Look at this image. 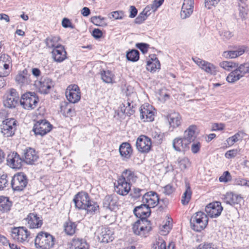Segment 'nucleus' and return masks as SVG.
Instances as JSON below:
<instances>
[{"label": "nucleus", "instance_id": "obj_22", "mask_svg": "<svg viewBox=\"0 0 249 249\" xmlns=\"http://www.w3.org/2000/svg\"><path fill=\"white\" fill-rule=\"evenodd\" d=\"M155 113L152 106L143 105L141 107L140 118L144 122H152L154 119Z\"/></svg>", "mask_w": 249, "mask_h": 249}, {"label": "nucleus", "instance_id": "obj_61", "mask_svg": "<svg viewBox=\"0 0 249 249\" xmlns=\"http://www.w3.org/2000/svg\"><path fill=\"white\" fill-rule=\"evenodd\" d=\"M238 154L237 149H232L226 152L225 156L226 158L231 159L234 158Z\"/></svg>", "mask_w": 249, "mask_h": 249}, {"label": "nucleus", "instance_id": "obj_19", "mask_svg": "<svg viewBox=\"0 0 249 249\" xmlns=\"http://www.w3.org/2000/svg\"><path fill=\"white\" fill-rule=\"evenodd\" d=\"M7 164L12 168L19 169L22 167V159L17 152L9 154L7 157Z\"/></svg>", "mask_w": 249, "mask_h": 249}, {"label": "nucleus", "instance_id": "obj_23", "mask_svg": "<svg viewBox=\"0 0 249 249\" xmlns=\"http://www.w3.org/2000/svg\"><path fill=\"white\" fill-rule=\"evenodd\" d=\"M134 213L137 217L142 220H147L150 213V208L145 204L143 203L141 205L136 207L133 210Z\"/></svg>", "mask_w": 249, "mask_h": 249}, {"label": "nucleus", "instance_id": "obj_6", "mask_svg": "<svg viewBox=\"0 0 249 249\" xmlns=\"http://www.w3.org/2000/svg\"><path fill=\"white\" fill-rule=\"evenodd\" d=\"M6 99L3 101L5 107L9 108H14L18 104H20L19 95L15 89L11 88L8 89L5 94Z\"/></svg>", "mask_w": 249, "mask_h": 249}, {"label": "nucleus", "instance_id": "obj_48", "mask_svg": "<svg viewBox=\"0 0 249 249\" xmlns=\"http://www.w3.org/2000/svg\"><path fill=\"white\" fill-rule=\"evenodd\" d=\"M105 18H103L100 16H94L91 18V21L95 25L98 26H106L107 24L105 21Z\"/></svg>", "mask_w": 249, "mask_h": 249}, {"label": "nucleus", "instance_id": "obj_44", "mask_svg": "<svg viewBox=\"0 0 249 249\" xmlns=\"http://www.w3.org/2000/svg\"><path fill=\"white\" fill-rule=\"evenodd\" d=\"M176 163L181 170H185L190 165V162L189 159L186 157L178 158Z\"/></svg>", "mask_w": 249, "mask_h": 249}, {"label": "nucleus", "instance_id": "obj_64", "mask_svg": "<svg viewBox=\"0 0 249 249\" xmlns=\"http://www.w3.org/2000/svg\"><path fill=\"white\" fill-rule=\"evenodd\" d=\"M235 182L237 185L249 187V180H247L246 179L239 178L236 179Z\"/></svg>", "mask_w": 249, "mask_h": 249}, {"label": "nucleus", "instance_id": "obj_62", "mask_svg": "<svg viewBox=\"0 0 249 249\" xmlns=\"http://www.w3.org/2000/svg\"><path fill=\"white\" fill-rule=\"evenodd\" d=\"M142 191H143V190L139 188H134L133 189L132 192L131 193L130 195L132 196V197L135 199H137L142 195L141 192Z\"/></svg>", "mask_w": 249, "mask_h": 249}, {"label": "nucleus", "instance_id": "obj_46", "mask_svg": "<svg viewBox=\"0 0 249 249\" xmlns=\"http://www.w3.org/2000/svg\"><path fill=\"white\" fill-rule=\"evenodd\" d=\"M192 191L188 183L186 184V190L182 196L181 202L184 205L187 204L191 197Z\"/></svg>", "mask_w": 249, "mask_h": 249}, {"label": "nucleus", "instance_id": "obj_36", "mask_svg": "<svg viewBox=\"0 0 249 249\" xmlns=\"http://www.w3.org/2000/svg\"><path fill=\"white\" fill-rule=\"evenodd\" d=\"M63 228L64 231L67 235L72 236L77 230V224L75 222L68 220L64 223Z\"/></svg>", "mask_w": 249, "mask_h": 249}, {"label": "nucleus", "instance_id": "obj_34", "mask_svg": "<svg viewBox=\"0 0 249 249\" xmlns=\"http://www.w3.org/2000/svg\"><path fill=\"white\" fill-rule=\"evenodd\" d=\"M132 148L130 144L127 142H123L119 147L121 156L124 158L129 159L132 153Z\"/></svg>", "mask_w": 249, "mask_h": 249}, {"label": "nucleus", "instance_id": "obj_54", "mask_svg": "<svg viewBox=\"0 0 249 249\" xmlns=\"http://www.w3.org/2000/svg\"><path fill=\"white\" fill-rule=\"evenodd\" d=\"M201 147L200 142H194L191 146V150L193 154H196L199 152Z\"/></svg>", "mask_w": 249, "mask_h": 249}, {"label": "nucleus", "instance_id": "obj_17", "mask_svg": "<svg viewBox=\"0 0 249 249\" xmlns=\"http://www.w3.org/2000/svg\"><path fill=\"white\" fill-rule=\"evenodd\" d=\"M26 225L30 229H36L40 228L42 225V220L36 213H30L24 219Z\"/></svg>", "mask_w": 249, "mask_h": 249}, {"label": "nucleus", "instance_id": "obj_12", "mask_svg": "<svg viewBox=\"0 0 249 249\" xmlns=\"http://www.w3.org/2000/svg\"><path fill=\"white\" fill-rule=\"evenodd\" d=\"M136 146L137 150L139 152L143 153H147L151 148V140L147 136L141 135L137 138Z\"/></svg>", "mask_w": 249, "mask_h": 249}, {"label": "nucleus", "instance_id": "obj_27", "mask_svg": "<svg viewBox=\"0 0 249 249\" xmlns=\"http://www.w3.org/2000/svg\"><path fill=\"white\" fill-rule=\"evenodd\" d=\"M113 231L107 227L102 228L101 232L98 236L99 240L102 243H108L114 239Z\"/></svg>", "mask_w": 249, "mask_h": 249}, {"label": "nucleus", "instance_id": "obj_50", "mask_svg": "<svg viewBox=\"0 0 249 249\" xmlns=\"http://www.w3.org/2000/svg\"><path fill=\"white\" fill-rule=\"evenodd\" d=\"M239 0L242 4H243V5L239 4V16L241 18H245L248 13L246 4L245 3H243V0Z\"/></svg>", "mask_w": 249, "mask_h": 249}, {"label": "nucleus", "instance_id": "obj_49", "mask_svg": "<svg viewBox=\"0 0 249 249\" xmlns=\"http://www.w3.org/2000/svg\"><path fill=\"white\" fill-rule=\"evenodd\" d=\"M10 64L4 63L0 64V77H6L9 74Z\"/></svg>", "mask_w": 249, "mask_h": 249}, {"label": "nucleus", "instance_id": "obj_28", "mask_svg": "<svg viewBox=\"0 0 249 249\" xmlns=\"http://www.w3.org/2000/svg\"><path fill=\"white\" fill-rule=\"evenodd\" d=\"M70 245V249H89V247L86 239L80 238H73Z\"/></svg>", "mask_w": 249, "mask_h": 249}, {"label": "nucleus", "instance_id": "obj_2", "mask_svg": "<svg viewBox=\"0 0 249 249\" xmlns=\"http://www.w3.org/2000/svg\"><path fill=\"white\" fill-rule=\"evenodd\" d=\"M35 247L38 249H50L54 244V238L50 233L40 231L34 240Z\"/></svg>", "mask_w": 249, "mask_h": 249}, {"label": "nucleus", "instance_id": "obj_15", "mask_svg": "<svg viewBox=\"0 0 249 249\" xmlns=\"http://www.w3.org/2000/svg\"><path fill=\"white\" fill-rule=\"evenodd\" d=\"M193 60L201 69L206 73L211 75L216 74V67L213 64L198 57L193 58Z\"/></svg>", "mask_w": 249, "mask_h": 249}, {"label": "nucleus", "instance_id": "obj_26", "mask_svg": "<svg viewBox=\"0 0 249 249\" xmlns=\"http://www.w3.org/2000/svg\"><path fill=\"white\" fill-rule=\"evenodd\" d=\"M15 80L21 86L29 85L32 82L31 75L26 69L20 71L16 76Z\"/></svg>", "mask_w": 249, "mask_h": 249}, {"label": "nucleus", "instance_id": "obj_16", "mask_svg": "<svg viewBox=\"0 0 249 249\" xmlns=\"http://www.w3.org/2000/svg\"><path fill=\"white\" fill-rule=\"evenodd\" d=\"M159 200L157 193L150 191L144 193L142 198V202L151 208L157 206L159 202Z\"/></svg>", "mask_w": 249, "mask_h": 249}, {"label": "nucleus", "instance_id": "obj_40", "mask_svg": "<svg viewBox=\"0 0 249 249\" xmlns=\"http://www.w3.org/2000/svg\"><path fill=\"white\" fill-rule=\"evenodd\" d=\"M11 203L7 197L1 196L0 197V211L4 213L10 210Z\"/></svg>", "mask_w": 249, "mask_h": 249}, {"label": "nucleus", "instance_id": "obj_10", "mask_svg": "<svg viewBox=\"0 0 249 249\" xmlns=\"http://www.w3.org/2000/svg\"><path fill=\"white\" fill-rule=\"evenodd\" d=\"M132 230L135 234L146 236V234L151 230V227L147 220L140 219L133 224Z\"/></svg>", "mask_w": 249, "mask_h": 249}, {"label": "nucleus", "instance_id": "obj_41", "mask_svg": "<svg viewBox=\"0 0 249 249\" xmlns=\"http://www.w3.org/2000/svg\"><path fill=\"white\" fill-rule=\"evenodd\" d=\"M174 244L171 243L169 244L167 249L165 241L162 239L159 238L154 244L152 249H174Z\"/></svg>", "mask_w": 249, "mask_h": 249}, {"label": "nucleus", "instance_id": "obj_42", "mask_svg": "<svg viewBox=\"0 0 249 249\" xmlns=\"http://www.w3.org/2000/svg\"><path fill=\"white\" fill-rule=\"evenodd\" d=\"M102 80L106 83H112L114 74L110 71L102 70L100 72Z\"/></svg>", "mask_w": 249, "mask_h": 249}, {"label": "nucleus", "instance_id": "obj_38", "mask_svg": "<svg viewBox=\"0 0 249 249\" xmlns=\"http://www.w3.org/2000/svg\"><path fill=\"white\" fill-rule=\"evenodd\" d=\"M120 178L124 179L130 183L131 182H135L137 178L134 172L130 169H126L123 171Z\"/></svg>", "mask_w": 249, "mask_h": 249}, {"label": "nucleus", "instance_id": "obj_53", "mask_svg": "<svg viewBox=\"0 0 249 249\" xmlns=\"http://www.w3.org/2000/svg\"><path fill=\"white\" fill-rule=\"evenodd\" d=\"M7 175L0 174V190H3L6 186L7 184Z\"/></svg>", "mask_w": 249, "mask_h": 249}, {"label": "nucleus", "instance_id": "obj_7", "mask_svg": "<svg viewBox=\"0 0 249 249\" xmlns=\"http://www.w3.org/2000/svg\"><path fill=\"white\" fill-rule=\"evenodd\" d=\"M28 179L23 173H18L12 178L11 185L14 191H21L28 184Z\"/></svg>", "mask_w": 249, "mask_h": 249}, {"label": "nucleus", "instance_id": "obj_63", "mask_svg": "<svg viewBox=\"0 0 249 249\" xmlns=\"http://www.w3.org/2000/svg\"><path fill=\"white\" fill-rule=\"evenodd\" d=\"M62 25L65 28H71L73 29L74 28L70 20L66 18L63 19L62 21Z\"/></svg>", "mask_w": 249, "mask_h": 249}, {"label": "nucleus", "instance_id": "obj_8", "mask_svg": "<svg viewBox=\"0 0 249 249\" xmlns=\"http://www.w3.org/2000/svg\"><path fill=\"white\" fill-rule=\"evenodd\" d=\"M11 233L14 240L22 243L28 242L31 238L30 232L24 227H14L12 229Z\"/></svg>", "mask_w": 249, "mask_h": 249}, {"label": "nucleus", "instance_id": "obj_30", "mask_svg": "<svg viewBox=\"0 0 249 249\" xmlns=\"http://www.w3.org/2000/svg\"><path fill=\"white\" fill-rule=\"evenodd\" d=\"M24 159L23 161L28 164H33L36 162L38 156L35 150L32 148H28L26 149L24 153Z\"/></svg>", "mask_w": 249, "mask_h": 249}, {"label": "nucleus", "instance_id": "obj_21", "mask_svg": "<svg viewBox=\"0 0 249 249\" xmlns=\"http://www.w3.org/2000/svg\"><path fill=\"white\" fill-rule=\"evenodd\" d=\"M36 85L38 89V91L44 94H48L50 89L53 86V82L48 77H42Z\"/></svg>", "mask_w": 249, "mask_h": 249}, {"label": "nucleus", "instance_id": "obj_45", "mask_svg": "<svg viewBox=\"0 0 249 249\" xmlns=\"http://www.w3.org/2000/svg\"><path fill=\"white\" fill-rule=\"evenodd\" d=\"M219 66L226 71H232L238 67V63L232 61H226L220 62Z\"/></svg>", "mask_w": 249, "mask_h": 249}, {"label": "nucleus", "instance_id": "obj_43", "mask_svg": "<svg viewBox=\"0 0 249 249\" xmlns=\"http://www.w3.org/2000/svg\"><path fill=\"white\" fill-rule=\"evenodd\" d=\"M160 63L159 60L156 58L152 61H148L147 63L146 69L151 72L156 71L157 69H160Z\"/></svg>", "mask_w": 249, "mask_h": 249}, {"label": "nucleus", "instance_id": "obj_31", "mask_svg": "<svg viewBox=\"0 0 249 249\" xmlns=\"http://www.w3.org/2000/svg\"><path fill=\"white\" fill-rule=\"evenodd\" d=\"M193 0H184L180 12V16L182 18H186L193 13Z\"/></svg>", "mask_w": 249, "mask_h": 249}, {"label": "nucleus", "instance_id": "obj_39", "mask_svg": "<svg viewBox=\"0 0 249 249\" xmlns=\"http://www.w3.org/2000/svg\"><path fill=\"white\" fill-rule=\"evenodd\" d=\"M59 40L60 37L59 36H50L46 38L45 43L48 48L53 49L57 46L61 45L58 44Z\"/></svg>", "mask_w": 249, "mask_h": 249}, {"label": "nucleus", "instance_id": "obj_60", "mask_svg": "<svg viewBox=\"0 0 249 249\" xmlns=\"http://www.w3.org/2000/svg\"><path fill=\"white\" fill-rule=\"evenodd\" d=\"M136 46L143 53L147 52L148 48L149 47L148 44L144 43H138L136 44Z\"/></svg>", "mask_w": 249, "mask_h": 249}, {"label": "nucleus", "instance_id": "obj_32", "mask_svg": "<svg viewBox=\"0 0 249 249\" xmlns=\"http://www.w3.org/2000/svg\"><path fill=\"white\" fill-rule=\"evenodd\" d=\"M224 201L227 204L233 205L240 203L243 199L240 195L234 194L232 192H228L224 196Z\"/></svg>", "mask_w": 249, "mask_h": 249}, {"label": "nucleus", "instance_id": "obj_51", "mask_svg": "<svg viewBox=\"0 0 249 249\" xmlns=\"http://www.w3.org/2000/svg\"><path fill=\"white\" fill-rule=\"evenodd\" d=\"M148 16V15L142 11L140 13L138 16L135 18V22L136 24H141L147 18Z\"/></svg>", "mask_w": 249, "mask_h": 249}, {"label": "nucleus", "instance_id": "obj_57", "mask_svg": "<svg viewBox=\"0 0 249 249\" xmlns=\"http://www.w3.org/2000/svg\"><path fill=\"white\" fill-rule=\"evenodd\" d=\"M197 249H217L212 243H202L200 244Z\"/></svg>", "mask_w": 249, "mask_h": 249}, {"label": "nucleus", "instance_id": "obj_4", "mask_svg": "<svg viewBox=\"0 0 249 249\" xmlns=\"http://www.w3.org/2000/svg\"><path fill=\"white\" fill-rule=\"evenodd\" d=\"M39 101L35 92H27L21 95L20 105L25 109L32 110L37 107Z\"/></svg>", "mask_w": 249, "mask_h": 249}, {"label": "nucleus", "instance_id": "obj_11", "mask_svg": "<svg viewBox=\"0 0 249 249\" xmlns=\"http://www.w3.org/2000/svg\"><path fill=\"white\" fill-rule=\"evenodd\" d=\"M53 125L46 120H40L34 124L33 131L35 134L43 136L49 132Z\"/></svg>", "mask_w": 249, "mask_h": 249}, {"label": "nucleus", "instance_id": "obj_55", "mask_svg": "<svg viewBox=\"0 0 249 249\" xmlns=\"http://www.w3.org/2000/svg\"><path fill=\"white\" fill-rule=\"evenodd\" d=\"M163 193L165 195H170L172 194L175 191V189L173 187V185L171 184H168L163 187Z\"/></svg>", "mask_w": 249, "mask_h": 249}, {"label": "nucleus", "instance_id": "obj_13", "mask_svg": "<svg viewBox=\"0 0 249 249\" xmlns=\"http://www.w3.org/2000/svg\"><path fill=\"white\" fill-rule=\"evenodd\" d=\"M66 96L70 103H77L81 99V92L79 87L75 84L68 86L66 91Z\"/></svg>", "mask_w": 249, "mask_h": 249}, {"label": "nucleus", "instance_id": "obj_33", "mask_svg": "<svg viewBox=\"0 0 249 249\" xmlns=\"http://www.w3.org/2000/svg\"><path fill=\"white\" fill-rule=\"evenodd\" d=\"M167 118L170 127L173 128H177L181 124V117L178 112H173L169 113Z\"/></svg>", "mask_w": 249, "mask_h": 249}, {"label": "nucleus", "instance_id": "obj_20", "mask_svg": "<svg viewBox=\"0 0 249 249\" xmlns=\"http://www.w3.org/2000/svg\"><path fill=\"white\" fill-rule=\"evenodd\" d=\"M190 144L183 137H178L172 141V146L174 149L179 152L185 153L188 151L190 148Z\"/></svg>", "mask_w": 249, "mask_h": 249}, {"label": "nucleus", "instance_id": "obj_35", "mask_svg": "<svg viewBox=\"0 0 249 249\" xmlns=\"http://www.w3.org/2000/svg\"><path fill=\"white\" fill-rule=\"evenodd\" d=\"M196 126L194 125L189 126L184 131L183 138L186 140L189 144L194 142L196 139Z\"/></svg>", "mask_w": 249, "mask_h": 249}, {"label": "nucleus", "instance_id": "obj_1", "mask_svg": "<svg viewBox=\"0 0 249 249\" xmlns=\"http://www.w3.org/2000/svg\"><path fill=\"white\" fill-rule=\"evenodd\" d=\"M73 201L76 208L85 210L88 213H95L99 208L98 204L91 200L88 194L86 192H79L74 196Z\"/></svg>", "mask_w": 249, "mask_h": 249}, {"label": "nucleus", "instance_id": "obj_47", "mask_svg": "<svg viewBox=\"0 0 249 249\" xmlns=\"http://www.w3.org/2000/svg\"><path fill=\"white\" fill-rule=\"evenodd\" d=\"M139 55L140 53L138 50H132L127 53L126 57L128 60L136 62L139 60Z\"/></svg>", "mask_w": 249, "mask_h": 249}, {"label": "nucleus", "instance_id": "obj_25", "mask_svg": "<svg viewBox=\"0 0 249 249\" xmlns=\"http://www.w3.org/2000/svg\"><path fill=\"white\" fill-rule=\"evenodd\" d=\"M103 204L106 209L115 210L118 206V198L116 195H107L105 197Z\"/></svg>", "mask_w": 249, "mask_h": 249}, {"label": "nucleus", "instance_id": "obj_58", "mask_svg": "<svg viewBox=\"0 0 249 249\" xmlns=\"http://www.w3.org/2000/svg\"><path fill=\"white\" fill-rule=\"evenodd\" d=\"M11 57L6 54H3L0 57V64L1 63L11 64Z\"/></svg>", "mask_w": 249, "mask_h": 249}, {"label": "nucleus", "instance_id": "obj_9", "mask_svg": "<svg viewBox=\"0 0 249 249\" xmlns=\"http://www.w3.org/2000/svg\"><path fill=\"white\" fill-rule=\"evenodd\" d=\"M17 121L14 118L6 119L0 125V131L5 137L12 136L16 130Z\"/></svg>", "mask_w": 249, "mask_h": 249}, {"label": "nucleus", "instance_id": "obj_59", "mask_svg": "<svg viewBox=\"0 0 249 249\" xmlns=\"http://www.w3.org/2000/svg\"><path fill=\"white\" fill-rule=\"evenodd\" d=\"M220 0H205V6L210 9L213 6H215Z\"/></svg>", "mask_w": 249, "mask_h": 249}, {"label": "nucleus", "instance_id": "obj_3", "mask_svg": "<svg viewBox=\"0 0 249 249\" xmlns=\"http://www.w3.org/2000/svg\"><path fill=\"white\" fill-rule=\"evenodd\" d=\"M208 218L205 213L198 212L193 215L190 220L191 227L196 231H201L208 224Z\"/></svg>", "mask_w": 249, "mask_h": 249}, {"label": "nucleus", "instance_id": "obj_24", "mask_svg": "<svg viewBox=\"0 0 249 249\" xmlns=\"http://www.w3.org/2000/svg\"><path fill=\"white\" fill-rule=\"evenodd\" d=\"M52 54L53 60L57 62H62L67 58V52L62 45L53 48Z\"/></svg>", "mask_w": 249, "mask_h": 249}, {"label": "nucleus", "instance_id": "obj_29", "mask_svg": "<svg viewBox=\"0 0 249 249\" xmlns=\"http://www.w3.org/2000/svg\"><path fill=\"white\" fill-rule=\"evenodd\" d=\"M234 50L231 51H225L223 52V56L226 58H234L242 55L247 49L245 46L234 47Z\"/></svg>", "mask_w": 249, "mask_h": 249}, {"label": "nucleus", "instance_id": "obj_5", "mask_svg": "<svg viewBox=\"0 0 249 249\" xmlns=\"http://www.w3.org/2000/svg\"><path fill=\"white\" fill-rule=\"evenodd\" d=\"M249 73V63H245L238 65L233 71H231L226 78L229 83H233Z\"/></svg>", "mask_w": 249, "mask_h": 249}, {"label": "nucleus", "instance_id": "obj_52", "mask_svg": "<svg viewBox=\"0 0 249 249\" xmlns=\"http://www.w3.org/2000/svg\"><path fill=\"white\" fill-rule=\"evenodd\" d=\"M231 179V176L229 171H225L219 178L220 182H227Z\"/></svg>", "mask_w": 249, "mask_h": 249}, {"label": "nucleus", "instance_id": "obj_18", "mask_svg": "<svg viewBox=\"0 0 249 249\" xmlns=\"http://www.w3.org/2000/svg\"><path fill=\"white\" fill-rule=\"evenodd\" d=\"M115 192L121 196H126L128 194L131 189V185L129 182L125 181L124 179L119 178L117 184H114Z\"/></svg>", "mask_w": 249, "mask_h": 249}, {"label": "nucleus", "instance_id": "obj_56", "mask_svg": "<svg viewBox=\"0 0 249 249\" xmlns=\"http://www.w3.org/2000/svg\"><path fill=\"white\" fill-rule=\"evenodd\" d=\"M112 18L115 19H122L124 17V13L122 11H116L111 13Z\"/></svg>", "mask_w": 249, "mask_h": 249}, {"label": "nucleus", "instance_id": "obj_37", "mask_svg": "<svg viewBox=\"0 0 249 249\" xmlns=\"http://www.w3.org/2000/svg\"><path fill=\"white\" fill-rule=\"evenodd\" d=\"M60 112L66 117H71L74 114V109L71 108L70 104L65 102L61 103Z\"/></svg>", "mask_w": 249, "mask_h": 249}, {"label": "nucleus", "instance_id": "obj_14", "mask_svg": "<svg viewBox=\"0 0 249 249\" xmlns=\"http://www.w3.org/2000/svg\"><path fill=\"white\" fill-rule=\"evenodd\" d=\"M223 210L221 203L218 201L211 203L205 207L206 215L210 217H216L219 216Z\"/></svg>", "mask_w": 249, "mask_h": 249}]
</instances>
